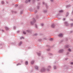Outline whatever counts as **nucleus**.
I'll return each instance as SVG.
<instances>
[{"label": "nucleus", "mask_w": 73, "mask_h": 73, "mask_svg": "<svg viewBox=\"0 0 73 73\" xmlns=\"http://www.w3.org/2000/svg\"><path fill=\"white\" fill-rule=\"evenodd\" d=\"M28 64V61H25V64L26 65H27Z\"/></svg>", "instance_id": "f03ea898"}, {"label": "nucleus", "mask_w": 73, "mask_h": 73, "mask_svg": "<svg viewBox=\"0 0 73 73\" xmlns=\"http://www.w3.org/2000/svg\"><path fill=\"white\" fill-rule=\"evenodd\" d=\"M62 52H63V50H60L59 51V53H62Z\"/></svg>", "instance_id": "7ed1b4c3"}, {"label": "nucleus", "mask_w": 73, "mask_h": 73, "mask_svg": "<svg viewBox=\"0 0 73 73\" xmlns=\"http://www.w3.org/2000/svg\"><path fill=\"white\" fill-rule=\"evenodd\" d=\"M63 12V11L62 10H61L59 11V12H60V13H61V12Z\"/></svg>", "instance_id": "20e7f679"}, {"label": "nucleus", "mask_w": 73, "mask_h": 73, "mask_svg": "<svg viewBox=\"0 0 73 73\" xmlns=\"http://www.w3.org/2000/svg\"><path fill=\"white\" fill-rule=\"evenodd\" d=\"M23 44V42H20L19 44V45H20L21 44Z\"/></svg>", "instance_id": "0eeeda50"}, {"label": "nucleus", "mask_w": 73, "mask_h": 73, "mask_svg": "<svg viewBox=\"0 0 73 73\" xmlns=\"http://www.w3.org/2000/svg\"><path fill=\"white\" fill-rule=\"evenodd\" d=\"M31 1V0H28L29 2Z\"/></svg>", "instance_id": "473e14b6"}, {"label": "nucleus", "mask_w": 73, "mask_h": 73, "mask_svg": "<svg viewBox=\"0 0 73 73\" xmlns=\"http://www.w3.org/2000/svg\"><path fill=\"white\" fill-rule=\"evenodd\" d=\"M5 28L6 29V30H8V29H9L7 27H5Z\"/></svg>", "instance_id": "423d86ee"}, {"label": "nucleus", "mask_w": 73, "mask_h": 73, "mask_svg": "<svg viewBox=\"0 0 73 73\" xmlns=\"http://www.w3.org/2000/svg\"><path fill=\"white\" fill-rule=\"evenodd\" d=\"M42 72H44L45 71V69H43L42 70Z\"/></svg>", "instance_id": "ddd939ff"}, {"label": "nucleus", "mask_w": 73, "mask_h": 73, "mask_svg": "<svg viewBox=\"0 0 73 73\" xmlns=\"http://www.w3.org/2000/svg\"><path fill=\"white\" fill-rule=\"evenodd\" d=\"M21 38H24V37H21Z\"/></svg>", "instance_id": "cd10ccee"}, {"label": "nucleus", "mask_w": 73, "mask_h": 73, "mask_svg": "<svg viewBox=\"0 0 73 73\" xmlns=\"http://www.w3.org/2000/svg\"><path fill=\"white\" fill-rule=\"evenodd\" d=\"M51 2H53V0H50Z\"/></svg>", "instance_id": "aec40b11"}, {"label": "nucleus", "mask_w": 73, "mask_h": 73, "mask_svg": "<svg viewBox=\"0 0 73 73\" xmlns=\"http://www.w3.org/2000/svg\"><path fill=\"white\" fill-rule=\"evenodd\" d=\"M54 69H56V67L55 66H54Z\"/></svg>", "instance_id": "4be33fe9"}, {"label": "nucleus", "mask_w": 73, "mask_h": 73, "mask_svg": "<svg viewBox=\"0 0 73 73\" xmlns=\"http://www.w3.org/2000/svg\"><path fill=\"white\" fill-rule=\"evenodd\" d=\"M21 65L20 63H18V64H17V66H18V65Z\"/></svg>", "instance_id": "4468645a"}, {"label": "nucleus", "mask_w": 73, "mask_h": 73, "mask_svg": "<svg viewBox=\"0 0 73 73\" xmlns=\"http://www.w3.org/2000/svg\"><path fill=\"white\" fill-rule=\"evenodd\" d=\"M34 0V1H35V0Z\"/></svg>", "instance_id": "e433bc0d"}, {"label": "nucleus", "mask_w": 73, "mask_h": 73, "mask_svg": "<svg viewBox=\"0 0 73 73\" xmlns=\"http://www.w3.org/2000/svg\"><path fill=\"white\" fill-rule=\"evenodd\" d=\"M73 25V24H71V26H72V25Z\"/></svg>", "instance_id": "c756f323"}, {"label": "nucleus", "mask_w": 73, "mask_h": 73, "mask_svg": "<svg viewBox=\"0 0 73 73\" xmlns=\"http://www.w3.org/2000/svg\"><path fill=\"white\" fill-rule=\"evenodd\" d=\"M49 68H50V66H49Z\"/></svg>", "instance_id": "c9c22d12"}, {"label": "nucleus", "mask_w": 73, "mask_h": 73, "mask_svg": "<svg viewBox=\"0 0 73 73\" xmlns=\"http://www.w3.org/2000/svg\"><path fill=\"white\" fill-rule=\"evenodd\" d=\"M70 7V5H69L66 6V8H68V7Z\"/></svg>", "instance_id": "9d476101"}, {"label": "nucleus", "mask_w": 73, "mask_h": 73, "mask_svg": "<svg viewBox=\"0 0 73 73\" xmlns=\"http://www.w3.org/2000/svg\"><path fill=\"white\" fill-rule=\"evenodd\" d=\"M63 20H64V21L65 20V19L64 18V19H63Z\"/></svg>", "instance_id": "c85d7f7f"}, {"label": "nucleus", "mask_w": 73, "mask_h": 73, "mask_svg": "<svg viewBox=\"0 0 73 73\" xmlns=\"http://www.w3.org/2000/svg\"><path fill=\"white\" fill-rule=\"evenodd\" d=\"M58 36L60 37H62L63 36V34H60L58 35Z\"/></svg>", "instance_id": "f257e3e1"}, {"label": "nucleus", "mask_w": 73, "mask_h": 73, "mask_svg": "<svg viewBox=\"0 0 73 73\" xmlns=\"http://www.w3.org/2000/svg\"><path fill=\"white\" fill-rule=\"evenodd\" d=\"M34 22V23H35V22H36V21L35 20H34V21H33Z\"/></svg>", "instance_id": "393cba45"}, {"label": "nucleus", "mask_w": 73, "mask_h": 73, "mask_svg": "<svg viewBox=\"0 0 73 73\" xmlns=\"http://www.w3.org/2000/svg\"><path fill=\"white\" fill-rule=\"evenodd\" d=\"M33 63H34V61H32L31 62V64H33Z\"/></svg>", "instance_id": "9b49d317"}, {"label": "nucleus", "mask_w": 73, "mask_h": 73, "mask_svg": "<svg viewBox=\"0 0 73 73\" xmlns=\"http://www.w3.org/2000/svg\"><path fill=\"white\" fill-rule=\"evenodd\" d=\"M15 7H17V5H15Z\"/></svg>", "instance_id": "7c9ffc66"}, {"label": "nucleus", "mask_w": 73, "mask_h": 73, "mask_svg": "<svg viewBox=\"0 0 73 73\" xmlns=\"http://www.w3.org/2000/svg\"><path fill=\"white\" fill-rule=\"evenodd\" d=\"M35 27H36V28H37V25H35Z\"/></svg>", "instance_id": "b1692460"}, {"label": "nucleus", "mask_w": 73, "mask_h": 73, "mask_svg": "<svg viewBox=\"0 0 73 73\" xmlns=\"http://www.w3.org/2000/svg\"><path fill=\"white\" fill-rule=\"evenodd\" d=\"M38 54L39 55V56H40V53H39V54Z\"/></svg>", "instance_id": "a878e982"}, {"label": "nucleus", "mask_w": 73, "mask_h": 73, "mask_svg": "<svg viewBox=\"0 0 73 73\" xmlns=\"http://www.w3.org/2000/svg\"><path fill=\"white\" fill-rule=\"evenodd\" d=\"M68 50L69 52H71V49L70 48H69Z\"/></svg>", "instance_id": "6e6552de"}, {"label": "nucleus", "mask_w": 73, "mask_h": 73, "mask_svg": "<svg viewBox=\"0 0 73 73\" xmlns=\"http://www.w3.org/2000/svg\"><path fill=\"white\" fill-rule=\"evenodd\" d=\"M65 23V24H68V23H67V22H66Z\"/></svg>", "instance_id": "412c9836"}, {"label": "nucleus", "mask_w": 73, "mask_h": 73, "mask_svg": "<svg viewBox=\"0 0 73 73\" xmlns=\"http://www.w3.org/2000/svg\"><path fill=\"white\" fill-rule=\"evenodd\" d=\"M33 22H31V25H33Z\"/></svg>", "instance_id": "dca6fc26"}, {"label": "nucleus", "mask_w": 73, "mask_h": 73, "mask_svg": "<svg viewBox=\"0 0 73 73\" xmlns=\"http://www.w3.org/2000/svg\"><path fill=\"white\" fill-rule=\"evenodd\" d=\"M25 3H28V1H25Z\"/></svg>", "instance_id": "6ab92c4d"}, {"label": "nucleus", "mask_w": 73, "mask_h": 73, "mask_svg": "<svg viewBox=\"0 0 73 73\" xmlns=\"http://www.w3.org/2000/svg\"><path fill=\"white\" fill-rule=\"evenodd\" d=\"M42 3L43 4H44V2H43Z\"/></svg>", "instance_id": "f704fd0d"}, {"label": "nucleus", "mask_w": 73, "mask_h": 73, "mask_svg": "<svg viewBox=\"0 0 73 73\" xmlns=\"http://www.w3.org/2000/svg\"><path fill=\"white\" fill-rule=\"evenodd\" d=\"M51 27H52V28H54V25H52L51 26Z\"/></svg>", "instance_id": "39448f33"}, {"label": "nucleus", "mask_w": 73, "mask_h": 73, "mask_svg": "<svg viewBox=\"0 0 73 73\" xmlns=\"http://www.w3.org/2000/svg\"><path fill=\"white\" fill-rule=\"evenodd\" d=\"M1 3L2 4H4V1H2Z\"/></svg>", "instance_id": "a211bd4d"}, {"label": "nucleus", "mask_w": 73, "mask_h": 73, "mask_svg": "<svg viewBox=\"0 0 73 73\" xmlns=\"http://www.w3.org/2000/svg\"><path fill=\"white\" fill-rule=\"evenodd\" d=\"M69 47V46L68 45H66L65 46V47L66 48H68Z\"/></svg>", "instance_id": "f8f14e48"}, {"label": "nucleus", "mask_w": 73, "mask_h": 73, "mask_svg": "<svg viewBox=\"0 0 73 73\" xmlns=\"http://www.w3.org/2000/svg\"><path fill=\"white\" fill-rule=\"evenodd\" d=\"M70 64H73V62H71Z\"/></svg>", "instance_id": "bb28decb"}, {"label": "nucleus", "mask_w": 73, "mask_h": 73, "mask_svg": "<svg viewBox=\"0 0 73 73\" xmlns=\"http://www.w3.org/2000/svg\"><path fill=\"white\" fill-rule=\"evenodd\" d=\"M23 34H26V33H25V32H24V31H23Z\"/></svg>", "instance_id": "f3484780"}, {"label": "nucleus", "mask_w": 73, "mask_h": 73, "mask_svg": "<svg viewBox=\"0 0 73 73\" xmlns=\"http://www.w3.org/2000/svg\"><path fill=\"white\" fill-rule=\"evenodd\" d=\"M67 15H66V16H68V15H69V14L68 13H66Z\"/></svg>", "instance_id": "2eb2a0df"}, {"label": "nucleus", "mask_w": 73, "mask_h": 73, "mask_svg": "<svg viewBox=\"0 0 73 73\" xmlns=\"http://www.w3.org/2000/svg\"><path fill=\"white\" fill-rule=\"evenodd\" d=\"M27 31V32H30L29 31Z\"/></svg>", "instance_id": "2f4dec72"}, {"label": "nucleus", "mask_w": 73, "mask_h": 73, "mask_svg": "<svg viewBox=\"0 0 73 73\" xmlns=\"http://www.w3.org/2000/svg\"><path fill=\"white\" fill-rule=\"evenodd\" d=\"M41 25L42 26H43V25H44V24H41Z\"/></svg>", "instance_id": "5701e85b"}, {"label": "nucleus", "mask_w": 73, "mask_h": 73, "mask_svg": "<svg viewBox=\"0 0 73 73\" xmlns=\"http://www.w3.org/2000/svg\"><path fill=\"white\" fill-rule=\"evenodd\" d=\"M36 35H37V34H35V36H36Z\"/></svg>", "instance_id": "72a5a7b5"}, {"label": "nucleus", "mask_w": 73, "mask_h": 73, "mask_svg": "<svg viewBox=\"0 0 73 73\" xmlns=\"http://www.w3.org/2000/svg\"><path fill=\"white\" fill-rule=\"evenodd\" d=\"M38 67L37 66H35V68L36 69H38Z\"/></svg>", "instance_id": "1a4fd4ad"}]
</instances>
